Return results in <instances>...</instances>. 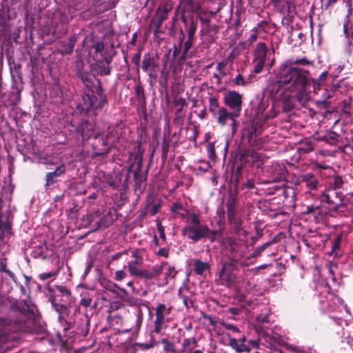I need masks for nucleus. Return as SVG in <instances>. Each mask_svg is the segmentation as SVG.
<instances>
[{"label":"nucleus","instance_id":"obj_1","mask_svg":"<svg viewBox=\"0 0 353 353\" xmlns=\"http://www.w3.org/2000/svg\"><path fill=\"white\" fill-rule=\"evenodd\" d=\"M34 312L23 301H15L10 306V314L0 318V347L17 341L22 333L35 334L44 338L46 327L33 318Z\"/></svg>","mask_w":353,"mask_h":353},{"label":"nucleus","instance_id":"obj_62","mask_svg":"<svg viewBox=\"0 0 353 353\" xmlns=\"http://www.w3.org/2000/svg\"><path fill=\"white\" fill-rule=\"evenodd\" d=\"M171 49H169L163 55L162 58V62H163V67L164 69L167 68V66L170 62H172V59H170V54H171Z\"/></svg>","mask_w":353,"mask_h":353},{"label":"nucleus","instance_id":"obj_14","mask_svg":"<svg viewBox=\"0 0 353 353\" xmlns=\"http://www.w3.org/2000/svg\"><path fill=\"white\" fill-rule=\"evenodd\" d=\"M212 117L216 119L217 123L221 126H225L228 120L232 121V126L234 130L237 124L236 119L239 117L235 113L229 111L226 107H221L219 111L216 112Z\"/></svg>","mask_w":353,"mask_h":353},{"label":"nucleus","instance_id":"obj_15","mask_svg":"<svg viewBox=\"0 0 353 353\" xmlns=\"http://www.w3.org/2000/svg\"><path fill=\"white\" fill-rule=\"evenodd\" d=\"M328 76L329 73L327 71L323 72L319 76L318 79H312L310 76V79L309 81L310 99L312 97V94H317L320 90L325 88Z\"/></svg>","mask_w":353,"mask_h":353},{"label":"nucleus","instance_id":"obj_42","mask_svg":"<svg viewBox=\"0 0 353 353\" xmlns=\"http://www.w3.org/2000/svg\"><path fill=\"white\" fill-rule=\"evenodd\" d=\"M339 138L340 135L338 133L330 131L324 135L321 138V140L331 145H336L339 143Z\"/></svg>","mask_w":353,"mask_h":353},{"label":"nucleus","instance_id":"obj_5","mask_svg":"<svg viewBox=\"0 0 353 353\" xmlns=\"http://www.w3.org/2000/svg\"><path fill=\"white\" fill-rule=\"evenodd\" d=\"M93 138L92 148L96 157H101L109 154L114 146L115 137L111 132L105 134L97 132Z\"/></svg>","mask_w":353,"mask_h":353},{"label":"nucleus","instance_id":"obj_10","mask_svg":"<svg viewBox=\"0 0 353 353\" xmlns=\"http://www.w3.org/2000/svg\"><path fill=\"white\" fill-rule=\"evenodd\" d=\"M268 52V49L265 43L259 42L256 45L253 59V72L254 74H259L263 70L266 61Z\"/></svg>","mask_w":353,"mask_h":353},{"label":"nucleus","instance_id":"obj_64","mask_svg":"<svg viewBox=\"0 0 353 353\" xmlns=\"http://www.w3.org/2000/svg\"><path fill=\"white\" fill-rule=\"evenodd\" d=\"M179 296L183 300V303L187 308L193 306V301L190 297L181 294V293L179 294Z\"/></svg>","mask_w":353,"mask_h":353},{"label":"nucleus","instance_id":"obj_28","mask_svg":"<svg viewBox=\"0 0 353 353\" xmlns=\"http://www.w3.org/2000/svg\"><path fill=\"white\" fill-rule=\"evenodd\" d=\"M166 265H168V262L163 261L160 265H154L150 269L145 270L143 274V279L151 280L159 276L162 273L163 268Z\"/></svg>","mask_w":353,"mask_h":353},{"label":"nucleus","instance_id":"obj_43","mask_svg":"<svg viewBox=\"0 0 353 353\" xmlns=\"http://www.w3.org/2000/svg\"><path fill=\"white\" fill-rule=\"evenodd\" d=\"M274 243H275V241L272 240V241H268L267 243H265L264 244H263L261 245L257 246L254 249L253 252L251 254V255L249 258L250 259L256 258V257L259 256L262 252H263L265 250H266L267 249L270 248Z\"/></svg>","mask_w":353,"mask_h":353},{"label":"nucleus","instance_id":"obj_33","mask_svg":"<svg viewBox=\"0 0 353 353\" xmlns=\"http://www.w3.org/2000/svg\"><path fill=\"white\" fill-rule=\"evenodd\" d=\"M339 87L340 85L338 83H336L332 85L330 88H324L322 99L319 102L323 104H327V101L334 97L335 92L339 88Z\"/></svg>","mask_w":353,"mask_h":353},{"label":"nucleus","instance_id":"obj_16","mask_svg":"<svg viewBox=\"0 0 353 353\" xmlns=\"http://www.w3.org/2000/svg\"><path fill=\"white\" fill-rule=\"evenodd\" d=\"M113 55L101 54V59L96 61L95 66L100 76H108L111 74L112 68L110 66L112 61Z\"/></svg>","mask_w":353,"mask_h":353},{"label":"nucleus","instance_id":"obj_60","mask_svg":"<svg viewBox=\"0 0 353 353\" xmlns=\"http://www.w3.org/2000/svg\"><path fill=\"white\" fill-rule=\"evenodd\" d=\"M169 148V142L166 140L165 137H164L162 143V159L164 160L167 159Z\"/></svg>","mask_w":353,"mask_h":353},{"label":"nucleus","instance_id":"obj_55","mask_svg":"<svg viewBox=\"0 0 353 353\" xmlns=\"http://www.w3.org/2000/svg\"><path fill=\"white\" fill-rule=\"evenodd\" d=\"M161 343L164 345V350L166 352L174 353L176 352V347L174 343L170 342L167 339H163L161 340Z\"/></svg>","mask_w":353,"mask_h":353},{"label":"nucleus","instance_id":"obj_59","mask_svg":"<svg viewBox=\"0 0 353 353\" xmlns=\"http://www.w3.org/2000/svg\"><path fill=\"white\" fill-rule=\"evenodd\" d=\"M320 210L321 209L319 205H307L305 208V213L307 214H312L316 216V214H319Z\"/></svg>","mask_w":353,"mask_h":353},{"label":"nucleus","instance_id":"obj_61","mask_svg":"<svg viewBox=\"0 0 353 353\" xmlns=\"http://www.w3.org/2000/svg\"><path fill=\"white\" fill-rule=\"evenodd\" d=\"M294 107V105L290 98L284 99L283 103V109L285 112L291 111Z\"/></svg>","mask_w":353,"mask_h":353},{"label":"nucleus","instance_id":"obj_23","mask_svg":"<svg viewBox=\"0 0 353 353\" xmlns=\"http://www.w3.org/2000/svg\"><path fill=\"white\" fill-rule=\"evenodd\" d=\"M185 33L183 30H180V36L179 37L178 43L174 44L173 46V52L172 55V62H174L176 59L179 63H183V61H179V57L182 54L183 50V45L185 41Z\"/></svg>","mask_w":353,"mask_h":353},{"label":"nucleus","instance_id":"obj_18","mask_svg":"<svg viewBox=\"0 0 353 353\" xmlns=\"http://www.w3.org/2000/svg\"><path fill=\"white\" fill-rule=\"evenodd\" d=\"M90 321V318L87 314L77 316L74 320V324L77 326V334L85 337L89 333Z\"/></svg>","mask_w":353,"mask_h":353},{"label":"nucleus","instance_id":"obj_17","mask_svg":"<svg viewBox=\"0 0 353 353\" xmlns=\"http://www.w3.org/2000/svg\"><path fill=\"white\" fill-rule=\"evenodd\" d=\"M294 183L296 185H300L301 183H305V187L308 190H312L317 188L319 182L316 176L313 174L305 173L296 177L294 180Z\"/></svg>","mask_w":353,"mask_h":353},{"label":"nucleus","instance_id":"obj_58","mask_svg":"<svg viewBox=\"0 0 353 353\" xmlns=\"http://www.w3.org/2000/svg\"><path fill=\"white\" fill-rule=\"evenodd\" d=\"M141 51V48L138 49L137 52L134 54L131 60L132 63L137 67L138 70L140 67Z\"/></svg>","mask_w":353,"mask_h":353},{"label":"nucleus","instance_id":"obj_12","mask_svg":"<svg viewBox=\"0 0 353 353\" xmlns=\"http://www.w3.org/2000/svg\"><path fill=\"white\" fill-rule=\"evenodd\" d=\"M236 259H230V261L222 263V267L219 274L221 284L229 285L234 281L236 276L234 271L236 269Z\"/></svg>","mask_w":353,"mask_h":353},{"label":"nucleus","instance_id":"obj_29","mask_svg":"<svg viewBox=\"0 0 353 353\" xmlns=\"http://www.w3.org/2000/svg\"><path fill=\"white\" fill-rule=\"evenodd\" d=\"M77 37L75 35H73L70 37L67 41H61V49L59 50V52L62 55L72 54L74 50L75 43L77 42Z\"/></svg>","mask_w":353,"mask_h":353},{"label":"nucleus","instance_id":"obj_30","mask_svg":"<svg viewBox=\"0 0 353 353\" xmlns=\"http://www.w3.org/2000/svg\"><path fill=\"white\" fill-rule=\"evenodd\" d=\"M242 244L240 241L236 239H230L229 241V250L232 256L231 259L240 256L242 255Z\"/></svg>","mask_w":353,"mask_h":353},{"label":"nucleus","instance_id":"obj_32","mask_svg":"<svg viewBox=\"0 0 353 353\" xmlns=\"http://www.w3.org/2000/svg\"><path fill=\"white\" fill-rule=\"evenodd\" d=\"M48 248L46 244H41L34 248L32 252V256L34 259L45 260L48 257Z\"/></svg>","mask_w":353,"mask_h":353},{"label":"nucleus","instance_id":"obj_8","mask_svg":"<svg viewBox=\"0 0 353 353\" xmlns=\"http://www.w3.org/2000/svg\"><path fill=\"white\" fill-rule=\"evenodd\" d=\"M243 94L235 90L223 93V103L232 112L240 117L243 107Z\"/></svg>","mask_w":353,"mask_h":353},{"label":"nucleus","instance_id":"obj_9","mask_svg":"<svg viewBox=\"0 0 353 353\" xmlns=\"http://www.w3.org/2000/svg\"><path fill=\"white\" fill-rule=\"evenodd\" d=\"M343 194L340 190L326 188L320 196V200L321 202L327 203L330 208L339 210V208L343 205Z\"/></svg>","mask_w":353,"mask_h":353},{"label":"nucleus","instance_id":"obj_57","mask_svg":"<svg viewBox=\"0 0 353 353\" xmlns=\"http://www.w3.org/2000/svg\"><path fill=\"white\" fill-rule=\"evenodd\" d=\"M313 144L311 142H305V143H302L301 145L298 148V150L303 154L310 152L313 151Z\"/></svg>","mask_w":353,"mask_h":353},{"label":"nucleus","instance_id":"obj_44","mask_svg":"<svg viewBox=\"0 0 353 353\" xmlns=\"http://www.w3.org/2000/svg\"><path fill=\"white\" fill-rule=\"evenodd\" d=\"M140 265H134L132 263H128L127 268L130 275L139 279H143V274L145 269H141Z\"/></svg>","mask_w":353,"mask_h":353},{"label":"nucleus","instance_id":"obj_63","mask_svg":"<svg viewBox=\"0 0 353 353\" xmlns=\"http://www.w3.org/2000/svg\"><path fill=\"white\" fill-rule=\"evenodd\" d=\"M177 274V271L175 270L174 266H170L165 274V279H174L176 277V274Z\"/></svg>","mask_w":353,"mask_h":353},{"label":"nucleus","instance_id":"obj_6","mask_svg":"<svg viewBox=\"0 0 353 353\" xmlns=\"http://www.w3.org/2000/svg\"><path fill=\"white\" fill-rule=\"evenodd\" d=\"M181 19L184 23L185 30L188 34V39L184 42L182 54L179 57V61H183L186 59L188 51L192 48L194 41L195 33L198 27L199 17L198 15H192L188 18L185 15L181 14Z\"/></svg>","mask_w":353,"mask_h":353},{"label":"nucleus","instance_id":"obj_46","mask_svg":"<svg viewBox=\"0 0 353 353\" xmlns=\"http://www.w3.org/2000/svg\"><path fill=\"white\" fill-rule=\"evenodd\" d=\"M0 272H5L14 282H16L17 277L15 274L7 268V259L6 258L0 259Z\"/></svg>","mask_w":353,"mask_h":353},{"label":"nucleus","instance_id":"obj_37","mask_svg":"<svg viewBox=\"0 0 353 353\" xmlns=\"http://www.w3.org/2000/svg\"><path fill=\"white\" fill-rule=\"evenodd\" d=\"M198 17L202 25V27L199 30L201 37L210 34L212 30V27L210 24V19L209 18H204L200 14H198Z\"/></svg>","mask_w":353,"mask_h":353},{"label":"nucleus","instance_id":"obj_25","mask_svg":"<svg viewBox=\"0 0 353 353\" xmlns=\"http://www.w3.org/2000/svg\"><path fill=\"white\" fill-rule=\"evenodd\" d=\"M237 201L235 197L230 196L226 201L227 216L228 221L237 219L238 210L236 209Z\"/></svg>","mask_w":353,"mask_h":353},{"label":"nucleus","instance_id":"obj_13","mask_svg":"<svg viewBox=\"0 0 353 353\" xmlns=\"http://www.w3.org/2000/svg\"><path fill=\"white\" fill-rule=\"evenodd\" d=\"M266 172L270 182H279L285 180L288 170L283 164L274 163L268 166Z\"/></svg>","mask_w":353,"mask_h":353},{"label":"nucleus","instance_id":"obj_27","mask_svg":"<svg viewBox=\"0 0 353 353\" xmlns=\"http://www.w3.org/2000/svg\"><path fill=\"white\" fill-rule=\"evenodd\" d=\"M114 220L113 214L111 212H108L95 223L93 231L108 228L112 224Z\"/></svg>","mask_w":353,"mask_h":353},{"label":"nucleus","instance_id":"obj_40","mask_svg":"<svg viewBox=\"0 0 353 353\" xmlns=\"http://www.w3.org/2000/svg\"><path fill=\"white\" fill-rule=\"evenodd\" d=\"M210 269V265L207 262L195 260L194 262V272L196 275H202L204 272Z\"/></svg>","mask_w":353,"mask_h":353},{"label":"nucleus","instance_id":"obj_22","mask_svg":"<svg viewBox=\"0 0 353 353\" xmlns=\"http://www.w3.org/2000/svg\"><path fill=\"white\" fill-rule=\"evenodd\" d=\"M158 64L154 60L153 54L150 52L144 54L141 62V69L144 72H154Z\"/></svg>","mask_w":353,"mask_h":353},{"label":"nucleus","instance_id":"obj_36","mask_svg":"<svg viewBox=\"0 0 353 353\" xmlns=\"http://www.w3.org/2000/svg\"><path fill=\"white\" fill-rule=\"evenodd\" d=\"M255 330L260 336L269 338L270 340H272L273 341L277 343H279V341H282L281 338L279 336H274V334L273 333L272 331L270 330V332H268L264 330L261 325H256L255 326Z\"/></svg>","mask_w":353,"mask_h":353},{"label":"nucleus","instance_id":"obj_11","mask_svg":"<svg viewBox=\"0 0 353 353\" xmlns=\"http://www.w3.org/2000/svg\"><path fill=\"white\" fill-rule=\"evenodd\" d=\"M169 11L170 10L166 6H160L156 10L150 23V28L153 30L154 37H159V34L164 33V30H161V26L163 21L167 20Z\"/></svg>","mask_w":353,"mask_h":353},{"label":"nucleus","instance_id":"obj_4","mask_svg":"<svg viewBox=\"0 0 353 353\" xmlns=\"http://www.w3.org/2000/svg\"><path fill=\"white\" fill-rule=\"evenodd\" d=\"M182 234L193 242H198L203 239L214 243L223 236V230H211L207 225L199 226H185Z\"/></svg>","mask_w":353,"mask_h":353},{"label":"nucleus","instance_id":"obj_45","mask_svg":"<svg viewBox=\"0 0 353 353\" xmlns=\"http://www.w3.org/2000/svg\"><path fill=\"white\" fill-rule=\"evenodd\" d=\"M220 108L218 98L211 95L209 97V112L212 115H214L216 112L219 111Z\"/></svg>","mask_w":353,"mask_h":353},{"label":"nucleus","instance_id":"obj_20","mask_svg":"<svg viewBox=\"0 0 353 353\" xmlns=\"http://www.w3.org/2000/svg\"><path fill=\"white\" fill-rule=\"evenodd\" d=\"M165 310V304L160 303L155 310V321L153 332L156 334H160L163 330V325L165 323V316L163 312Z\"/></svg>","mask_w":353,"mask_h":353},{"label":"nucleus","instance_id":"obj_49","mask_svg":"<svg viewBox=\"0 0 353 353\" xmlns=\"http://www.w3.org/2000/svg\"><path fill=\"white\" fill-rule=\"evenodd\" d=\"M79 305L85 308L90 307L92 309H95L97 306V303L96 302H93L92 298L86 296H84L81 299Z\"/></svg>","mask_w":353,"mask_h":353},{"label":"nucleus","instance_id":"obj_41","mask_svg":"<svg viewBox=\"0 0 353 353\" xmlns=\"http://www.w3.org/2000/svg\"><path fill=\"white\" fill-rule=\"evenodd\" d=\"M5 233L10 234L12 233V223L8 218L3 221V218L0 217V239L4 238Z\"/></svg>","mask_w":353,"mask_h":353},{"label":"nucleus","instance_id":"obj_47","mask_svg":"<svg viewBox=\"0 0 353 353\" xmlns=\"http://www.w3.org/2000/svg\"><path fill=\"white\" fill-rule=\"evenodd\" d=\"M134 92L139 102L141 103H145L144 88L140 83L135 85Z\"/></svg>","mask_w":353,"mask_h":353},{"label":"nucleus","instance_id":"obj_52","mask_svg":"<svg viewBox=\"0 0 353 353\" xmlns=\"http://www.w3.org/2000/svg\"><path fill=\"white\" fill-rule=\"evenodd\" d=\"M215 143H209L207 145V153L208 158L213 162L216 160V154L215 152Z\"/></svg>","mask_w":353,"mask_h":353},{"label":"nucleus","instance_id":"obj_2","mask_svg":"<svg viewBox=\"0 0 353 353\" xmlns=\"http://www.w3.org/2000/svg\"><path fill=\"white\" fill-rule=\"evenodd\" d=\"M75 74L84 85L82 101L78 104L81 112L88 113L91 110L102 109L108 104L107 95L104 93L101 80L94 83V77L87 69L83 61L76 63Z\"/></svg>","mask_w":353,"mask_h":353},{"label":"nucleus","instance_id":"obj_21","mask_svg":"<svg viewBox=\"0 0 353 353\" xmlns=\"http://www.w3.org/2000/svg\"><path fill=\"white\" fill-rule=\"evenodd\" d=\"M258 136L256 127L253 123L247 125L243 130L242 137L250 145H255Z\"/></svg>","mask_w":353,"mask_h":353},{"label":"nucleus","instance_id":"obj_51","mask_svg":"<svg viewBox=\"0 0 353 353\" xmlns=\"http://www.w3.org/2000/svg\"><path fill=\"white\" fill-rule=\"evenodd\" d=\"M134 164L136 165V169L134 172L141 173L142 165H143V154L141 153H137L134 154Z\"/></svg>","mask_w":353,"mask_h":353},{"label":"nucleus","instance_id":"obj_38","mask_svg":"<svg viewBox=\"0 0 353 353\" xmlns=\"http://www.w3.org/2000/svg\"><path fill=\"white\" fill-rule=\"evenodd\" d=\"M197 345L198 344L196 338L192 337L185 339L181 344V352L183 353H188L192 350H194V349Z\"/></svg>","mask_w":353,"mask_h":353},{"label":"nucleus","instance_id":"obj_48","mask_svg":"<svg viewBox=\"0 0 353 353\" xmlns=\"http://www.w3.org/2000/svg\"><path fill=\"white\" fill-rule=\"evenodd\" d=\"M154 347V342L150 341L149 343H135L133 345V351L134 353H137L139 351H145Z\"/></svg>","mask_w":353,"mask_h":353},{"label":"nucleus","instance_id":"obj_54","mask_svg":"<svg viewBox=\"0 0 353 353\" xmlns=\"http://www.w3.org/2000/svg\"><path fill=\"white\" fill-rule=\"evenodd\" d=\"M267 107H268V105L263 101H260L258 103V105L256 106V115L259 119H263V113H264L265 110H266Z\"/></svg>","mask_w":353,"mask_h":353},{"label":"nucleus","instance_id":"obj_35","mask_svg":"<svg viewBox=\"0 0 353 353\" xmlns=\"http://www.w3.org/2000/svg\"><path fill=\"white\" fill-rule=\"evenodd\" d=\"M228 221L229 223L232 226L234 233L236 235H243L245 237L248 235V232L245 230L242 227L243 221L240 218L234 219Z\"/></svg>","mask_w":353,"mask_h":353},{"label":"nucleus","instance_id":"obj_26","mask_svg":"<svg viewBox=\"0 0 353 353\" xmlns=\"http://www.w3.org/2000/svg\"><path fill=\"white\" fill-rule=\"evenodd\" d=\"M133 178L134 181V191L140 194L143 193L145 189L147 172L145 174L134 172Z\"/></svg>","mask_w":353,"mask_h":353},{"label":"nucleus","instance_id":"obj_7","mask_svg":"<svg viewBox=\"0 0 353 353\" xmlns=\"http://www.w3.org/2000/svg\"><path fill=\"white\" fill-rule=\"evenodd\" d=\"M70 125L83 140H88L99 132L94 120L85 115L73 119L70 121Z\"/></svg>","mask_w":353,"mask_h":353},{"label":"nucleus","instance_id":"obj_50","mask_svg":"<svg viewBox=\"0 0 353 353\" xmlns=\"http://www.w3.org/2000/svg\"><path fill=\"white\" fill-rule=\"evenodd\" d=\"M343 32L347 39L348 43L352 45L353 43V32L351 28H349L347 20H345L343 23Z\"/></svg>","mask_w":353,"mask_h":353},{"label":"nucleus","instance_id":"obj_56","mask_svg":"<svg viewBox=\"0 0 353 353\" xmlns=\"http://www.w3.org/2000/svg\"><path fill=\"white\" fill-rule=\"evenodd\" d=\"M190 224L187 226H199L203 225L201 222L200 216L196 213H192L190 215Z\"/></svg>","mask_w":353,"mask_h":353},{"label":"nucleus","instance_id":"obj_31","mask_svg":"<svg viewBox=\"0 0 353 353\" xmlns=\"http://www.w3.org/2000/svg\"><path fill=\"white\" fill-rule=\"evenodd\" d=\"M283 63L288 65H292L294 68H302L301 66H312V61H310L306 57L300 59H289Z\"/></svg>","mask_w":353,"mask_h":353},{"label":"nucleus","instance_id":"obj_3","mask_svg":"<svg viewBox=\"0 0 353 353\" xmlns=\"http://www.w3.org/2000/svg\"><path fill=\"white\" fill-rule=\"evenodd\" d=\"M310 72L303 68H294L285 63L281 64L277 74L276 83L291 92H296L299 101L305 102L310 99Z\"/></svg>","mask_w":353,"mask_h":353},{"label":"nucleus","instance_id":"obj_34","mask_svg":"<svg viewBox=\"0 0 353 353\" xmlns=\"http://www.w3.org/2000/svg\"><path fill=\"white\" fill-rule=\"evenodd\" d=\"M228 345L234 349L237 353L250 352V347L245 345V344L240 343L239 341L234 338H230Z\"/></svg>","mask_w":353,"mask_h":353},{"label":"nucleus","instance_id":"obj_24","mask_svg":"<svg viewBox=\"0 0 353 353\" xmlns=\"http://www.w3.org/2000/svg\"><path fill=\"white\" fill-rule=\"evenodd\" d=\"M179 8L181 14L185 15V13L196 12L200 7L195 0H180Z\"/></svg>","mask_w":353,"mask_h":353},{"label":"nucleus","instance_id":"obj_19","mask_svg":"<svg viewBox=\"0 0 353 353\" xmlns=\"http://www.w3.org/2000/svg\"><path fill=\"white\" fill-rule=\"evenodd\" d=\"M65 173V166L63 163L58 165L52 172L46 173L45 188L47 189L58 181V177Z\"/></svg>","mask_w":353,"mask_h":353},{"label":"nucleus","instance_id":"obj_53","mask_svg":"<svg viewBox=\"0 0 353 353\" xmlns=\"http://www.w3.org/2000/svg\"><path fill=\"white\" fill-rule=\"evenodd\" d=\"M341 242V236H340V235H338L334 239V241H331L332 246H331V251L329 253L330 255H331V256L336 255L335 252L336 250H338L339 248Z\"/></svg>","mask_w":353,"mask_h":353},{"label":"nucleus","instance_id":"obj_39","mask_svg":"<svg viewBox=\"0 0 353 353\" xmlns=\"http://www.w3.org/2000/svg\"><path fill=\"white\" fill-rule=\"evenodd\" d=\"M343 183L344 181L342 177L339 175L335 174L332 178H330L326 188L333 189L334 190H339L342 188Z\"/></svg>","mask_w":353,"mask_h":353}]
</instances>
